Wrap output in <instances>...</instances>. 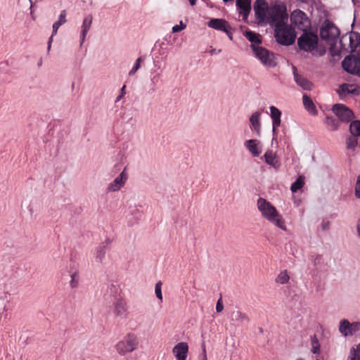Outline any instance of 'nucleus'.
Here are the masks:
<instances>
[{"mask_svg":"<svg viewBox=\"0 0 360 360\" xmlns=\"http://www.w3.org/2000/svg\"><path fill=\"white\" fill-rule=\"evenodd\" d=\"M257 207L264 219L281 229L286 230V226L281 214L270 202L260 197L257 199Z\"/></svg>","mask_w":360,"mask_h":360,"instance_id":"1","label":"nucleus"},{"mask_svg":"<svg viewBox=\"0 0 360 360\" xmlns=\"http://www.w3.org/2000/svg\"><path fill=\"white\" fill-rule=\"evenodd\" d=\"M297 45L301 50L311 53L314 56H323L326 50L319 44V37L311 32L304 31L297 39Z\"/></svg>","mask_w":360,"mask_h":360,"instance_id":"2","label":"nucleus"},{"mask_svg":"<svg viewBox=\"0 0 360 360\" xmlns=\"http://www.w3.org/2000/svg\"><path fill=\"white\" fill-rule=\"evenodd\" d=\"M274 32L276 41L284 46L292 44L297 37L295 29L292 25H288L287 22L274 27Z\"/></svg>","mask_w":360,"mask_h":360,"instance_id":"3","label":"nucleus"},{"mask_svg":"<svg viewBox=\"0 0 360 360\" xmlns=\"http://www.w3.org/2000/svg\"><path fill=\"white\" fill-rule=\"evenodd\" d=\"M288 18L285 6L283 4H276L270 6L265 23H269L271 26L276 27L277 25L287 22Z\"/></svg>","mask_w":360,"mask_h":360,"instance_id":"4","label":"nucleus"},{"mask_svg":"<svg viewBox=\"0 0 360 360\" xmlns=\"http://www.w3.org/2000/svg\"><path fill=\"white\" fill-rule=\"evenodd\" d=\"M138 345V337L134 333H129L127 334L122 340L119 341L115 345V347L120 355H125L136 349Z\"/></svg>","mask_w":360,"mask_h":360,"instance_id":"5","label":"nucleus"},{"mask_svg":"<svg viewBox=\"0 0 360 360\" xmlns=\"http://www.w3.org/2000/svg\"><path fill=\"white\" fill-rule=\"evenodd\" d=\"M250 48L252 49L255 56L262 63V65L269 68H274L276 65V56L274 53L262 46L255 44H251Z\"/></svg>","mask_w":360,"mask_h":360,"instance_id":"6","label":"nucleus"},{"mask_svg":"<svg viewBox=\"0 0 360 360\" xmlns=\"http://www.w3.org/2000/svg\"><path fill=\"white\" fill-rule=\"evenodd\" d=\"M291 23L297 29L303 32L311 26V22L304 12L301 10H295L290 15Z\"/></svg>","mask_w":360,"mask_h":360,"instance_id":"7","label":"nucleus"},{"mask_svg":"<svg viewBox=\"0 0 360 360\" xmlns=\"http://www.w3.org/2000/svg\"><path fill=\"white\" fill-rule=\"evenodd\" d=\"M339 35V30L328 20H325L320 30V36L323 39L333 40Z\"/></svg>","mask_w":360,"mask_h":360,"instance_id":"8","label":"nucleus"},{"mask_svg":"<svg viewBox=\"0 0 360 360\" xmlns=\"http://www.w3.org/2000/svg\"><path fill=\"white\" fill-rule=\"evenodd\" d=\"M342 66L347 72L360 75V58L349 56L342 60Z\"/></svg>","mask_w":360,"mask_h":360,"instance_id":"9","label":"nucleus"},{"mask_svg":"<svg viewBox=\"0 0 360 360\" xmlns=\"http://www.w3.org/2000/svg\"><path fill=\"white\" fill-rule=\"evenodd\" d=\"M270 6L265 0H257L254 5L255 16L259 22L265 23Z\"/></svg>","mask_w":360,"mask_h":360,"instance_id":"10","label":"nucleus"},{"mask_svg":"<svg viewBox=\"0 0 360 360\" xmlns=\"http://www.w3.org/2000/svg\"><path fill=\"white\" fill-rule=\"evenodd\" d=\"M333 112L342 122H349L353 118V112L344 104H335L333 106Z\"/></svg>","mask_w":360,"mask_h":360,"instance_id":"11","label":"nucleus"},{"mask_svg":"<svg viewBox=\"0 0 360 360\" xmlns=\"http://www.w3.org/2000/svg\"><path fill=\"white\" fill-rule=\"evenodd\" d=\"M360 330V322L349 323L347 319H343L340 322L339 331L340 333L347 337L352 335Z\"/></svg>","mask_w":360,"mask_h":360,"instance_id":"12","label":"nucleus"},{"mask_svg":"<svg viewBox=\"0 0 360 360\" xmlns=\"http://www.w3.org/2000/svg\"><path fill=\"white\" fill-rule=\"evenodd\" d=\"M127 179V174L126 173V168H124L122 172L108 185L107 191L115 192L119 191L124 185Z\"/></svg>","mask_w":360,"mask_h":360,"instance_id":"13","label":"nucleus"},{"mask_svg":"<svg viewBox=\"0 0 360 360\" xmlns=\"http://www.w3.org/2000/svg\"><path fill=\"white\" fill-rule=\"evenodd\" d=\"M172 352L177 360H186L188 353V345L184 342H179L174 347Z\"/></svg>","mask_w":360,"mask_h":360,"instance_id":"14","label":"nucleus"},{"mask_svg":"<svg viewBox=\"0 0 360 360\" xmlns=\"http://www.w3.org/2000/svg\"><path fill=\"white\" fill-rule=\"evenodd\" d=\"M246 148L253 156H259L262 152V144L257 139H250L245 143Z\"/></svg>","mask_w":360,"mask_h":360,"instance_id":"15","label":"nucleus"},{"mask_svg":"<svg viewBox=\"0 0 360 360\" xmlns=\"http://www.w3.org/2000/svg\"><path fill=\"white\" fill-rule=\"evenodd\" d=\"M338 93L340 96H343L347 94L360 95V87L353 84H343L340 85Z\"/></svg>","mask_w":360,"mask_h":360,"instance_id":"16","label":"nucleus"},{"mask_svg":"<svg viewBox=\"0 0 360 360\" xmlns=\"http://www.w3.org/2000/svg\"><path fill=\"white\" fill-rule=\"evenodd\" d=\"M208 26L217 30L222 32H228L229 28V23L224 19L221 18H212L208 22Z\"/></svg>","mask_w":360,"mask_h":360,"instance_id":"17","label":"nucleus"},{"mask_svg":"<svg viewBox=\"0 0 360 360\" xmlns=\"http://www.w3.org/2000/svg\"><path fill=\"white\" fill-rule=\"evenodd\" d=\"M236 6L239 13L246 20L251 9V0H236Z\"/></svg>","mask_w":360,"mask_h":360,"instance_id":"18","label":"nucleus"},{"mask_svg":"<svg viewBox=\"0 0 360 360\" xmlns=\"http://www.w3.org/2000/svg\"><path fill=\"white\" fill-rule=\"evenodd\" d=\"M127 309V302L123 298L117 299L114 303L113 313L116 316L126 315Z\"/></svg>","mask_w":360,"mask_h":360,"instance_id":"19","label":"nucleus"},{"mask_svg":"<svg viewBox=\"0 0 360 360\" xmlns=\"http://www.w3.org/2000/svg\"><path fill=\"white\" fill-rule=\"evenodd\" d=\"M231 321L239 324H243L250 321L249 316L239 310H234L231 313Z\"/></svg>","mask_w":360,"mask_h":360,"instance_id":"20","label":"nucleus"},{"mask_svg":"<svg viewBox=\"0 0 360 360\" xmlns=\"http://www.w3.org/2000/svg\"><path fill=\"white\" fill-rule=\"evenodd\" d=\"M93 21V18L91 15H87L83 20L81 30V45L83 44L86 36L90 30Z\"/></svg>","mask_w":360,"mask_h":360,"instance_id":"21","label":"nucleus"},{"mask_svg":"<svg viewBox=\"0 0 360 360\" xmlns=\"http://www.w3.org/2000/svg\"><path fill=\"white\" fill-rule=\"evenodd\" d=\"M270 112L273 122V131H275L281 125V112L275 106L270 107Z\"/></svg>","mask_w":360,"mask_h":360,"instance_id":"22","label":"nucleus"},{"mask_svg":"<svg viewBox=\"0 0 360 360\" xmlns=\"http://www.w3.org/2000/svg\"><path fill=\"white\" fill-rule=\"evenodd\" d=\"M294 78L296 83L305 90H310L312 87V84L307 79L299 75L294 71Z\"/></svg>","mask_w":360,"mask_h":360,"instance_id":"23","label":"nucleus"},{"mask_svg":"<svg viewBox=\"0 0 360 360\" xmlns=\"http://www.w3.org/2000/svg\"><path fill=\"white\" fill-rule=\"evenodd\" d=\"M250 122L251 129L252 130L255 131L257 134H259V131H260V127H261L260 112H254L250 118Z\"/></svg>","mask_w":360,"mask_h":360,"instance_id":"24","label":"nucleus"},{"mask_svg":"<svg viewBox=\"0 0 360 360\" xmlns=\"http://www.w3.org/2000/svg\"><path fill=\"white\" fill-rule=\"evenodd\" d=\"M243 34L252 43V44L259 46V44H262L260 34L251 30H246Z\"/></svg>","mask_w":360,"mask_h":360,"instance_id":"25","label":"nucleus"},{"mask_svg":"<svg viewBox=\"0 0 360 360\" xmlns=\"http://www.w3.org/2000/svg\"><path fill=\"white\" fill-rule=\"evenodd\" d=\"M303 104L305 108L311 113L315 114L316 108L311 99L307 95L303 96Z\"/></svg>","mask_w":360,"mask_h":360,"instance_id":"26","label":"nucleus"},{"mask_svg":"<svg viewBox=\"0 0 360 360\" xmlns=\"http://www.w3.org/2000/svg\"><path fill=\"white\" fill-rule=\"evenodd\" d=\"M325 123L328 127H330V130L333 131L338 129L339 127L338 120L333 116H327L326 117Z\"/></svg>","mask_w":360,"mask_h":360,"instance_id":"27","label":"nucleus"},{"mask_svg":"<svg viewBox=\"0 0 360 360\" xmlns=\"http://www.w3.org/2000/svg\"><path fill=\"white\" fill-rule=\"evenodd\" d=\"M311 351L313 354L320 353V343L316 335H314L311 338Z\"/></svg>","mask_w":360,"mask_h":360,"instance_id":"28","label":"nucleus"},{"mask_svg":"<svg viewBox=\"0 0 360 360\" xmlns=\"http://www.w3.org/2000/svg\"><path fill=\"white\" fill-rule=\"evenodd\" d=\"M304 184V177L300 176L292 185L290 187V190L292 193L297 192L298 190L301 189Z\"/></svg>","mask_w":360,"mask_h":360,"instance_id":"29","label":"nucleus"},{"mask_svg":"<svg viewBox=\"0 0 360 360\" xmlns=\"http://www.w3.org/2000/svg\"><path fill=\"white\" fill-rule=\"evenodd\" d=\"M350 132L352 135L359 136H360V121H353L350 124L349 127Z\"/></svg>","mask_w":360,"mask_h":360,"instance_id":"30","label":"nucleus"},{"mask_svg":"<svg viewBox=\"0 0 360 360\" xmlns=\"http://www.w3.org/2000/svg\"><path fill=\"white\" fill-rule=\"evenodd\" d=\"M347 360H360V344L357 345L356 348L352 347L350 349Z\"/></svg>","mask_w":360,"mask_h":360,"instance_id":"31","label":"nucleus"},{"mask_svg":"<svg viewBox=\"0 0 360 360\" xmlns=\"http://www.w3.org/2000/svg\"><path fill=\"white\" fill-rule=\"evenodd\" d=\"M290 276L286 270L281 271L276 278L278 283L285 284L289 281Z\"/></svg>","mask_w":360,"mask_h":360,"instance_id":"32","label":"nucleus"},{"mask_svg":"<svg viewBox=\"0 0 360 360\" xmlns=\"http://www.w3.org/2000/svg\"><path fill=\"white\" fill-rule=\"evenodd\" d=\"M71 280L70 282V285L72 288H77L79 285V272L77 271H75V272L72 273L70 275Z\"/></svg>","mask_w":360,"mask_h":360,"instance_id":"33","label":"nucleus"},{"mask_svg":"<svg viewBox=\"0 0 360 360\" xmlns=\"http://www.w3.org/2000/svg\"><path fill=\"white\" fill-rule=\"evenodd\" d=\"M60 26H61L60 23L57 22H55L53 23V25L52 34H51V36L49 38V41H48V46H47L48 51H49L50 49H51V44H52V41H53V37L54 35H56L57 34L58 30L60 27Z\"/></svg>","mask_w":360,"mask_h":360,"instance_id":"34","label":"nucleus"},{"mask_svg":"<svg viewBox=\"0 0 360 360\" xmlns=\"http://www.w3.org/2000/svg\"><path fill=\"white\" fill-rule=\"evenodd\" d=\"M105 247H98L96 249V259L99 262H102L103 259L105 258Z\"/></svg>","mask_w":360,"mask_h":360,"instance_id":"35","label":"nucleus"},{"mask_svg":"<svg viewBox=\"0 0 360 360\" xmlns=\"http://www.w3.org/2000/svg\"><path fill=\"white\" fill-rule=\"evenodd\" d=\"M356 136H350L347 139V146L348 148H354L357 145Z\"/></svg>","mask_w":360,"mask_h":360,"instance_id":"36","label":"nucleus"},{"mask_svg":"<svg viewBox=\"0 0 360 360\" xmlns=\"http://www.w3.org/2000/svg\"><path fill=\"white\" fill-rule=\"evenodd\" d=\"M142 61H143V59H142L141 57L139 58L136 60V63H134V67L132 68V69L129 72V76H133L136 72V71L139 69V68L141 66V63Z\"/></svg>","mask_w":360,"mask_h":360,"instance_id":"37","label":"nucleus"},{"mask_svg":"<svg viewBox=\"0 0 360 360\" xmlns=\"http://www.w3.org/2000/svg\"><path fill=\"white\" fill-rule=\"evenodd\" d=\"M161 288H162V283L160 281H159L155 284V292L156 297L160 300H162V294Z\"/></svg>","mask_w":360,"mask_h":360,"instance_id":"38","label":"nucleus"},{"mask_svg":"<svg viewBox=\"0 0 360 360\" xmlns=\"http://www.w3.org/2000/svg\"><path fill=\"white\" fill-rule=\"evenodd\" d=\"M266 164L271 166L274 169H278L281 166L278 159H265Z\"/></svg>","mask_w":360,"mask_h":360,"instance_id":"39","label":"nucleus"},{"mask_svg":"<svg viewBox=\"0 0 360 360\" xmlns=\"http://www.w3.org/2000/svg\"><path fill=\"white\" fill-rule=\"evenodd\" d=\"M57 22L60 23V25H63L66 22V11L63 10L60 12L58 20L56 21Z\"/></svg>","mask_w":360,"mask_h":360,"instance_id":"40","label":"nucleus"},{"mask_svg":"<svg viewBox=\"0 0 360 360\" xmlns=\"http://www.w3.org/2000/svg\"><path fill=\"white\" fill-rule=\"evenodd\" d=\"M186 25L183 23L182 21L180 22V24L179 25H175L172 27V32H180L186 28Z\"/></svg>","mask_w":360,"mask_h":360,"instance_id":"41","label":"nucleus"},{"mask_svg":"<svg viewBox=\"0 0 360 360\" xmlns=\"http://www.w3.org/2000/svg\"><path fill=\"white\" fill-rule=\"evenodd\" d=\"M355 195L356 198H360V175L358 176L355 187Z\"/></svg>","mask_w":360,"mask_h":360,"instance_id":"42","label":"nucleus"},{"mask_svg":"<svg viewBox=\"0 0 360 360\" xmlns=\"http://www.w3.org/2000/svg\"><path fill=\"white\" fill-rule=\"evenodd\" d=\"M223 309H224V305L222 303V300H221V298H219L217 302L216 311H217V312L220 313L223 311Z\"/></svg>","mask_w":360,"mask_h":360,"instance_id":"43","label":"nucleus"},{"mask_svg":"<svg viewBox=\"0 0 360 360\" xmlns=\"http://www.w3.org/2000/svg\"><path fill=\"white\" fill-rule=\"evenodd\" d=\"M227 30H228V32H224L227 34L229 38L231 40H232L233 39V35H232V32H231L232 28L231 27V26H229V28Z\"/></svg>","mask_w":360,"mask_h":360,"instance_id":"44","label":"nucleus"},{"mask_svg":"<svg viewBox=\"0 0 360 360\" xmlns=\"http://www.w3.org/2000/svg\"><path fill=\"white\" fill-rule=\"evenodd\" d=\"M323 229H328L329 228V222H324L322 224Z\"/></svg>","mask_w":360,"mask_h":360,"instance_id":"45","label":"nucleus"},{"mask_svg":"<svg viewBox=\"0 0 360 360\" xmlns=\"http://www.w3.org/2000/svg\"><path fill=\"white\" fill-rule=\"evenodd\" d=\"M202 360H207V355H206V351H205V347L203 348V358Z\"/></svg>","mask_w":360,"mask_h":360,"instance_id":"46","label":"nucleus"},{"mask_svg":"<svg viewBox=\"0 0 360 360\" xmlns=\"http://www.w3.org/2000/svg\"><path fill=\"white\" fill-rule=\"evenodd\" d=\"M125 88H126V86L124 85L122 86V88L121 89V94L123 95V96L125 94Z\"/></svg>","mask_w":360,"mask_h":360,"instance_id":"47","label":"nucleus"},{"mask_svg":"<svg viewBox=\"0 0 360 360\" xmlns=\"http://www.w3.org/2000/svg\"><path fill=\"white\" fill-rule=\"evenodd\" d=\"M357 230H358V233H359V235L360 236V219L358 221V224H357Z\"/></svg>","mask_w":360,"mask_h":360,"instance_id":"48","label":"nucleus"},{"mask_svg":"<svg viewBox=\"0 0 360 360\" xmlns=\"http://www.w3.org/2000/svg\"><path fill=\"white\" fill-rule=\"evenodd\" d=\"M262 158H272V155L269 154L268 153H266Z\"/></svg>","mask_w":360,"mask_h":360,"instance_id":"49","label":"nucleus"},{"mask_svg":"<svg viewBox=\"0 0 360 360\" xmlns=\"http://www.w3.org/2000/svg\"><path fill=\"white\" fill-rule=\"evenodd\" d=\"M191 5L194 6L196 4V0H188Z\"/></svg>","mask_w":360,"mask_h":360,"instance_id":"50","label":"nucleus"},{"mask_svg":"<svg viewBox=\"0 0 360 360\" xmlns=\"http://www.w3.org/2000/svg\"><path fill=\"white\" fill-rule=\"evenodd\" d=\"M123 97V95L120 94L119 96H117L116 101H120Z\"/></svg>","mask_w":360,"mask_h":360,"instance_id":"51","label":"nucleus"},{"mask_svg":"<svg viewBox=\"0 0 360 360\" xmlns=\"http://www.w3.org/2000/svg\"><path fill=\"white\" fill-rule=\"evenodd\" d=\"M214 53H217L216 49H212V50L210 51V53L211 54H214Z\"/></svg>","mask_w":360,"mask_h":360,"instance_id":"52","label":"nucleus"},{"mask_svg":"<svg viewBox=\"0 0 360 360\" xmlns=\"http://www.w3.org/2000/svg\"><path fill=\"white\" fill-rule=\"evenodd\" d=\"M224 2H227V1H233V0H223Z\"/></svg>","mask_w":360,"mask_h":360,"instance_id":"53","label":"nucleus"},{"mask_svg":"<svg viewBox=\"0 0 360 360\" xmlns=\"http://www.w3.org/2000/svg\"><path fill=\"white\" fill-rule=\"evenodd\" d=\"M296 360H304V359L302 358H299V359H297Z\"/></svg>","mask_w":360,"mask_h":360,"instance_id":"54","label":"nucleus"},{"mask_svg":"<svg viewBox=\"0 0 360 360\" xmlns=\"http://www.w3.org/2000/svg\"><path fill=\"white\" fill-rule=\"evenodd\" d=\"M316 360H319V359H316Z\"/></svg>","mask_w":360,"mask_h":360,"instance_id":"55","label":"nucleus"}]
</instances>
